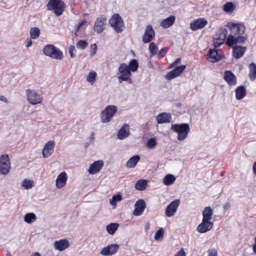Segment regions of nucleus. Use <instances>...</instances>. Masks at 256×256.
I'll list each match as a JSON object with an SVG mask.
<instances>
[{
    "mask_svg": "<svg viewBox=\"0 0 256 256\" xmlns=\"http://www.w3.org/2000/svg\"><path fill=\"white\" fill-rule=\"evenodd\" d=\"M66 6V4L62 0H49L46 4L47 10L53 11L57 16L62 14Z\"/></svg>",
    "mask_w": 256,
    "mask_h": 256,
    "instance_id": "nucleus-1",
    "label": "nucleus"
},
{
    "mask_svg": "<svg viewBox=\"0 0 256 256\" xmlns=\"http://www.w3.org/2000/svg\"><path fill=\"white\" fill-rule=\"evenodd\" d=\"M42 52L45 56L54 59L61 60L64 58L62 51L52 44H48L45 46Z\"/></svg>",
    "mask_w": 256,
    "mask_h": 256,
    "instance_id": "nucleus-2",
    "label": "nucleus"
},
{
    "mask_svg": "<svg viewBox=\"0 0 256 256\" xmlns=\"http://www.w3.org/2000/svg\"><path fill=\"white\" fill-rule=\"evenodd\" d=\"M171 130L178 134V139L180 141L186 138L190 131L189 124L186 123L174 124L171 126Z\"/></svg>",
    "mask_w": 256,
    "mask_h": 256,
    "instance_id": "nucleus-3",
    "label": "nucleus"
},
{
    "mask_svg": "<svg viewBox=\"0 0 256 256\" xmlns=\"http://www.w3.org/2000/svg\"><path fill=\"white\" fill-rule=\"evenodd\" d=\"M118 111V107L114 105H109L100 113V120L102 123H108L112 119Z\"/></svg>",
    "mask_w": 256,
    "mask_h": 256,
    "instance_id": "nucleus-4",
    "label": "nucleus"
},
{
    "mask_svg": "<svg viewBox=\"0 0 256 256\" xmlns=\"http://www.w3.org/2000/svg\"><path fill=\"white\" fill-rule=\"evenodd\" d=\"M109 23L118 33L122 32L124 28V24L122 17L118 14H114L110 18Z\"/></svg>",
    "mask_w": 256,
    "mask_h": 256,
    "instance_id": "nucleus-5",
    "label": "nucleus"
},
{
    "mask_svg": "<svg viewBox=\"0 0 256 256\" xmlns=\"http://www.w3.org/2000/svg\"><path fill=\"white\" fill-rule=\"evenodd\" d=\"M11 166L9 156L4 154L0 156V174L6 175L10 170Z\"/></svg>",
    "mask_w": 256,
    "mask_h": 256,
    "instance_id": "nucleus-6",
    "label": "nucleus"
},
{
    "mask_svg": "<svg viewBox=\"0 0 256 256\" xmlns=\"http://www.w3.org/2000/svg\"><path fill=\"white\" fill-rule=\"evenodd\" d=\"M26 98L28 102L33 105L42 102V98L34 90L27 89L26 90Z\"/></svg>",
    "mask_w": 256,
    "mask_h": 256,
    "instance_id": "nucleus-7",
    "label": "nucleus"
},
{
    "mask_svg": "<svg viewBox=\"0 0 256 256\" xmlns=\"http://www.w3.org/2000/svg\"><path fill=\"white\" fill-rule=\"evenodd\" d=\"M180 204V200H175L171 202L166 208L165 214L168 217H171L176 214Z\"/></svg>",
    "mask_w": 256,
    "mask_h": 256,
    "instance_id": "nucleus-8",
    "label": "nucleus"
},
{
    "mask_svg": "<svg viewBox=\"0 0 256 256\" xmlns=\"http://www.w3.org/2000/svg\"><path fill=\"white\" fill-rule=\"evenodd\" d=\"M118 244H110L104 248L100 252V254L104 256H112L115 254L118 250Z\"/></svg>",
    "mask_w": 256,
    "mask_h": 256,
    "instance_id": "nucleus-9",
    "label": "nucleus"
},
{
    "mask_svg": "<svg viewBox=\"0 0 256 256\" xmlns=\"http://www.w3.org/2000/svg\"><path fill=\"white\" fill-rule=\"evenodd\" d=\"M155 32L152 25L146 26L144 34L142 36V42L145 43H148L154 38Z\"/></svg>",
    "mask_w": 256,
    "mask_h": 256,
    "instance_id": "nucleus-10",
    "label": "nucleus"
},
{
    "mask_svg": "<svg viewBox=\"0 0 256 256\" xmlns=\"http://www.w3.org/2000/svg\"><path fill=\"white\" fill-rule=\"evenodd\" d=\"M118 72L120 74V76H118V82L120 83V80L122 78L126 79V77L128 76H131L132 73L128 66L125 63H122L120 65L118 68Z\"/></svg>",
    "mask_w": 256,
    "mask_h": 256,
    "instance_id": "nucleus-11",
    "label": "nucleus"
},
{
    "mask_svg": "<svg viewBox=\"0 0 256 256\" xmlns=\"http://www.w3.org/2000/svg\"><path fill=\"white\" fill-rule=\"evenodd\" d=\"M104 166V162L102 160H98L94 161L90 164L88 172L91 174H94L100 172Z\"/></svg>",
    "mask_w": 256,
    "mask_h": 256,
    "instance_id": "nucleus-12",
    "label": "nucleus"
},
{
    "mask_svg": "<svg viewBox=\"0 0 256 256\" xmlns=\"http://www.w3.org/2000/svg\"><path fill=\"white\" fill-rule=\"evenodd\" d=\"M146 208V202L144 200L140 199L138 200L134 204V209L133 214L135 216H140Z\"/></svg>",
    "mask_w": 256,
    "mask_h": 256,
    "instance_id": "nucleus-13",
    "label": "nucleus"
},
{
    "mask_svg": "<svg viewBox=\"0 0 256 256\" xmlns=\"http://www.w3.org/2000/svg\"><path fill=\"white\" fill-rule=\"evenodd\" d=\"M230 29L232 34L236 35H242L244 34L245 31V26L242 24H234L232 23L230 24Z\"/></svg>",
    "mask_w": 256,
    "mask_h": 256,
    "instance_id": "nucleus-14",
    "label": "nucleus"
},
{
    "mask_svg": "<svg viewBox=\"0 0 256 256\" xmlns=\"http://www.w3.org/2000/svg\"><path fill=\"white\" fill-rule=\"evenodd\" d=\"M208 24V21L204 18H199L194 20L190 24V28L193 30H196L204 27Z\"/></svg>",
    "mask_w": 256,
    "mask_h": 256,
    "instance_id": "nucleus-15",
    "label": "nucleus"
},
{
    "mask_svg": "<svg viewBox=\"0 0 256 256\" xmlns=\"http://www.w3.org/2000/svg\"><path fill=\"white\" fill-rule=\"evenodd\" d=\"M55 142L54 140L48 141L44 146L42 152L44 158H48L54 152Z\"/></svg>",
    "mask_w": 256,
    "mask_h": 256,
    "instance_id": "nucleus-16",
    "label": "nucleus"
},
{
    "mask_svg": "<svg viewBox=\"0 0 256 256\" xmlns=\"http://www.w3.org/2000/svg\"><path fill=\"white\" fill-rule=\"evenodd\" d=\"M213 227V223L209 220H202L197 227V230L200 233H204L210 230Z\"/></svg>",
    "mask_w": 256,
    "mask_h": 256,
    "instance_id": "nucleus-17",
    "label": "nucleus"
},
{
    "mask_svg": "<svg viewBox=\"0 0 256 256\" xmlns=\"http://www.w3.org/2000/svg\"><path fill=\"white\" fill-rule=\"evenodd\" d=\"M224 80L230 86H234L236 84V78L230 70H226L224 72Z\"/></svg>",
    "mask_w": 256,
    "mask_h": 256,
    "instance_id": "nucleus-18",
    "label": "nucleus"
},
{
    "mask_svg": "<svg viewBox=\"0 0 256 256\" xmlns=\"http://www.w3.org/2000/svg\"><path fill=\"white\" fill-rule=\"evenodd\" d=\"M106 20V17L102 16L96 19L94 25V30L98 34H100L104 30V24Z\"/></svg>",
    "mask_w": 256,
    "mask_h": 256,
    "instance_id": "nucleus-19",
    "label": "nucleus"
},
{
    "mask_svg": "<svg viewBox=\"0 0 256 256\" xmlns=\"http://www.w3.org/2000/svg\"><path fill=\"white\" fill-rule=\"evenodd\" d=\"M70 246V242L66 239L60 240L54 242V246L56 250L63 251Z\"/></svg>",
    "mask_w": 256,
    "mask_h": 256,
    "instance_id": "nucleus-20",
    "label": "nucleus"
},
{
    "mask_svg": "<svg viewBox=\"0 0 256 256\" xmlns=\"http://www.w3.org/2000/svg\"><path fill=\"white\" fill-rule=\"evenodd\" d=\"M68 179V176L66 172H61L56 180V186L58 188H63L66 184Z\"/></svg>",
    "mask_w": 256,
    "mask_h": 256,
    "instance_id": "nucleus-21",
    "label": "nucleus"
},
{
    "mask_svg": "<svg viewBox=\"0 0 256 256\" xmlns=\"http://www.w3.org/2000/svg\"><path fill=\"white\" fill-rule=\"evenodd\" d=\"M130 134L129 126L124 124L118 131V136L120 140H124Z\"/></svg>",
    "mask_w": 256,
    "mask_h": 256,
    "instance_id": "nucleus-22",
    "label": "nucleus"
},
{
    "mask_svg": "<svg viewBox=\"0 0 256 256\" xmlns=\"http://www.w3.org/2000/svg\"><path fill=\"white\" fill-rule=\"evenodd\" d=\"M246 49L245 46H235L232 50L233 56L236 59L240 58L244 56Z\"/></svg>",
    "mask_w": 256,
    "mask_h": 256,
    "instance_id": "nucleus-23",
    "label": "nucleus"
},
{
    "mask_svg": "<svg viewBox=\"0 0 256 256\" xmlns=\"http://www.w3.org/2000/svg\"><path fill=\"white\" fill-rule=\"evenodd\" d=\"M222 58V55L218 54V52L215 49H210L208 51V60L215 62L220 60Z\"/></svg>",
    "mask_w": 256,
    "mask_h": 256,
    "instance_id": "nucleus-24",
    "label": "nucleus"
},
{
    "mask_svg": "<svg viewBox=\"0 0 256 256\" xmlns=\"http://www.w3.org/2000/svg\"><path fill=\"white\" fill-rule=\"evenodd\" d=\"M171 118V114L166 112H162L156 117L158 124L169 122H170Z\"/></svg>",
    "mask_w": 256,
    "mask_h": 256,
    "instance_id": "nucleus-25",
    "label": "nucleus"
},
{
    "mask_svg": "<svg viewBox=\"0 0 256 256\" xmlns=\"http://www.w3.org/2000/svg\"><path fill=\"white\" fill-rule=\"evenodd\" d=\"M176 18L174 16H170L163 20L160 26L164 28H168L172 26Z\"/></svg>",
    "mask_w": 256,
    "mask_h": 256,
    "instance_id": "nucleus-26",
    "label": "nucleus"
},
{
    "mask_svg": "<svg viewBox=\"0 0 256 256\" xmlns=\"http://www.w3.org/2000/svg\"><path fill=\"white\" fill-rule=\"evenodd\" d=\"M236 97L238 100L244 98L246 94V89L244 86H238L236 90Z\"/></svg>",
    "mask_w": 256,
    "mask_h": 256,
    "instance_id": "nucleus-27",
    "label": "nucleus"
},
{
    "mask_svg": "<svg viewBox=\"0 0 256 256\" xmlns=\"http://www.w3.org/2000/svg\"><path fill=\"white\" fill-rule=\"evenodd\" d=\"M202 220H210L213 214V210L211 207H206L202 211Z\"/></svg>",
    "mask_w": 256,
    "mask_h": 256,
    "instance_id": "nucleus-28",
    "label": "nucleus"
},
{
    "mask_svg": "<svg viewBox=\"0 0 256 256\" xmlns=\"http://www.w3.org/2000/svg\"><path fill=\"white\" fill-rule=\"evenodd\" d=\"M140 160L138 155H135L130 158L126 163V166L128 168H134Z\"/></svg>",
    "mask_w": 256,
    "mask_h": 256,
    "instance_id": "nucleus-29",
    "label": "nucleus"
},
{
    "mask_svg": "<svg viewBox=\"0 0 256 256\" xmlns=\"http://www.w3.org/2000/svg\"><path fill=\"white\" fill-rule=\"evenodd\" d=\"M228 34V30L226 28H220L216 32V38H218V40L221 41L225 40Z\"/></svg>",
    "mask_w": 256,
    "mask_h": 256,
    "instance_id": "nucleus-30",
    "label": "nucleus"
},
{
    "mask_svg": "<svg viewBox=\"0 0 256 256\" xmlns=\"http://www.w3.org/2000/svg\"><path fill=\"white\" fill-rule=\"evenodd\" d=\"M249 78L250 79L254 81L256 78V64L252 62L249 65Z\"/></svg>",
    "mask_w": 256,
    "mask_h": 256,
    "instance_id": "nucleus-31",
    "label": "nucleus"
},
{
    "mask_svg": "<svg viewBox=\"0 0 256 256\" xmlns=\"http://www.w3.org/2000/svg\"><path fill=\"white\" fill-rule=\"evenodd\" d=\"M148 185L147 181L145 180H139L135 184V188L138 190H144Z\"/></svg>",
    "mask_w": 256,
    "mask_h": 256,
    "instance_id": "nucleus-32",
    "label": "nucleus"
},
{
    "mask_svg": "<svg viewBox=\"0 0 256 256\" xmlns=\"http://www.w3.org/2000/svg\"><path fill=\"white\" fill-rule=\"evenodd\" d=\"M176 178L174 175L168 174L164 177L163 182L166 186H170L174 182Z\"/></svg>",
    "mask_w": 256,
    "mask_h": 256,
    "instance_id": "nucleus-33",
    "label": "nucleus"
},
{
    "mask_svg": "<svg viewBox=\"0 0 256 256\" xmlns=\"http://www.w3.org/2000/svg\"><path fill=\"white\" fill-rule=\"evenodd\" d=\"M118 226L119 224L118 223L110 224L106 226V230L108 234H113L118 228Z\"/></svg>",
    "mask_w": 256,
    "mask_h": 256,
    "instance_id": "nucleus-34",
    "label": "nucleus"
},
{
    "mask_svg": "<svg viewBox=\"0 0 256 256\" xmlns=\"http://www.w3.org/2000/svg\"><path fill=\"white\" fill-rule=\"evenodd\" d=\"M40 31L38 28L33 27L30 30V36L31 38L36 39L40 35Z\"/></svg>",
    "mask_w": 256,
    "mask_h": 256,
    "instance_id": "nucleus-35",
    "label": "nucleus"
},
{
    "mask_svg": "<svg viewBox=\"0 0 256 256\" xmlns=\"http://www.w3.org/2000/svg\"><path fill=\"white\" fill-rule=\"evenodd\" d=\"M236 8L235 5L232 2H228L223 6V10L226 12L230 13Z\"/></svg>",
    "mask_w": 256,
    "mask_h": 256,
    "instance_id": "nucleus-36",
    "label": "nucleus"
},
{
    "mask_svg": "<svg viewBox=\"0 0 256 256\" xmlns=\"http://www.w3.org/2000/svg\"><path fill=\"white\" fill-rule=\"evenodd\" d=\"M130 72H136L138 67V61L136 59H132L128 65Z\"/></svg>",
    "mask_w": 256,
    "mask_h": 256,
    "instance_id": "nucleus-37",
    "label": "nucleus"
},
{
    "mask_svg": "<svg viewBox=\"0 0 256 256\" xmlns=\"http://www.w3.org/2000/svg\"><path fill=\"white\" fill-rule=\"evenodd\" d=\"M96 72L94 71H92L88 73L86 77V80L91 84H93L96 82Z\"/></svg>",
    "mask_w": 256,
    "mask_h": 256,
    "instance_id": "nucleus-38",
    "label": "nucleus"
},
{
    "mask_svg": "<svg viewBox=\"0 0 256 256\" xmlns=\"http://www.w3.org/2000/svg\"><path fill=\"white\" fill-rule=\"evenodd\" d=\"M226 44L230 47H234L236 45V37L232 34H230L227 38Z\"/></svg>",
    "mask_w": 256,
    "mask_h": 256,
    "instance_id": "nucleus-39",
    "label": "nucleus"
},
{
    "mask_svg": "<svg viewBox=\"0 0 256 256\" xmlns=\"http://www.w3.org/2000/svg\"><path fill=\"white\" fill-rule=\"evenodd\" d=\"M36 218V216L34 213H28L26 214L24 218V220L26 222L30 224L33 220Z\"/></svg>",
    "mask_w": 256,
    "mask_h": 256,
    "instance_id": "nucleus-40",
    "label": "nucleus"
},
{
    "mask_svg": "<svg viewBox=\"0 0 256 256\" xmlns=\"http://www.w3.org/2000/svg\"><path fill=\"white\" fill-rule=\"evenodd\" d=\"M88 43L84 40H78L76 44V46L78 49L84 50L88 46Z\"/></svg>",
    "mask_w": 256,
    "mask_h": 256,
    "instance_id": "nucleus-41",
    "label": "nucleus"
},
{
    "mask_svg": "<svg viewBox=\"0 0 256 256\" xmlns=\"http://www.w3.org/2000/svg\"><path fill=\"white\" fill-rule=\"evenodd\" d=\"M186 68V66L185 65H181L175 68L172 70L176 76H178L183 72Z\"/></svg>",
    "mask_w": 256,
    "mask_h": 256,
    "instance_id": "nucleus-42",
    "label": "nucleus"
},
{
    "mask_svg": "<svg viewBox=\"0 0 256 256\" xmlns=\"http://www.w3.org/2000/svg\"><path fill=\"white\" fill-rule=\"evenodd\" d=\"M186 68V66L185 65H181L175 68L172 70L176 76H178L183 72Z\"/></svg>",
    "mask_w": 256,
    "mask_h": 256,
    "instance_id": "nucleus-43",
    "label": "nucleus"
},
{
    "mask_svg": "<svg viewBox=\"0 0 256 256\" xmlns=\"http://www.w3.org/2000/svg\"><path fill=\"white\" fill-rule=\"evenodd\" d=\"M22 186L26 190L31 188L33 187V181L25 179L22 182Z\"/></svg>",
    "mask_w": 256,
    "mask_h": 256,
    "instance_id": "nucleus-44",
    "label": "nucleus"
},
{
    "mask_svg": "<svg viewBox=\"0 0 256 256\" xmlns=\"http://www.w3.org/2000/svg\"><path fill=\"white\" fill-rule=\"evenodd\" d=\"M156 144V142L154 138L148 140L146 143V146L149 148H154Z\"/></svg>",
    "mask_w": 256,
    "mask_h": 256,
    "instance_id": "nucleus-45",
    "label": "nucleus"
},
{
    "mask_svg": "<svg viewBox=\"0 0 256 256\" xmlns=\"http://www.w3.org/2000/svg\"><path fill=\"white\" fill-rule=\"evenodd\" d=\"M149 50L152 55H155L156 54L158 48L154 42H151L150 44Z\"/></svg>",
    "mask_w": 256,
    "mask_h": 256,
    "instance_id": "nucleus-46",
    "label": "nucleus"
},
{
    "mask_svg": "<svg viewBox=\"0 0 256 256\" xmlns=\"http://www.w3.org/2000/svg\"><path fill=\"white\" fill-rule=\"evenodd\" d=\"M246 40V36H242L241 35L238 36L237 37H236V44L238 43L244 44Z\"/></svg>",
    "mask_w": 256,
    "mask_h": 256,
    "instance_id": "nucleus-47",
    "label": "nucleus"
},
{
    "mask_svg": "<svg viewBox=\"0 0 256 256\" xmlns=\"http://www.w3.org/2000/svg\"><path fill=\"white\" fill-rule=\"evenodd\" d=\"M76 50L75 46L73 45H70L68 48V52L70 54L71 58H74L76 56Z\"/></svg>",
    "mask_w": 256,
    "mask_h": 256,
    "instance_id": "nucleus-48",
    "label": "nucleus"
},
{
    "mask_svg": "<svg viewBox=\"0 0 256 256\" xmlns=\"http://www.w3.org/2000/svg\"><path fill=\"white\" fill-rule=\"evenodd\" d=\"M177 77L176 75L174 74V71L172 70V71L168 72L165 76L167 80H170L175 78Z\"/></svg>",
    "mask_w": 256,
    "mask_h": 256,
    "instance_id": "nucleus-49",
    "label": "nucleus"
},
{
    "mask_svg": "<svg viewBox=\"0 0 256 256\" xmlns=\"http://www.w3.org/2000/svg\"><path fill=\"white\" fill-rule=\"evenodd\" d=\"M164 234V231L162 228H160L157 230L155 234L154 238L156 240H158L160 237H162Z\"/></svg>",
    "mask_w": 256,
    "mask_h": 256,
    "instance_id": "nucleus-50",
    "label": "nucleus"
},
{
    "mask_svg": "<svg viewBox=\"0 0 256 256\" xmlns=\"http://www.w3.org/2000/svg\"><path fill=\"white\" fill-rule=\"evenodd\" d=\"M97 50V46L96 44H94L90 46V54L91 56H94Z\"/></svg>",
    "mask_w": 256,
    "mask_h": 256,
    "instance_id": "nucleus-51",
    "label": "nucleus"
},
{
    "mask_svg": "<svg viewBox=\"0 0 256 256\" xmlns=\"http://www.w3.org/2000/svg\"><path fill=\"white\" fill-rule=\"evenodd\" d=\"M224 42V41H221L220 40H218V38L215 37L214 40V45L215 48H218L223 44Z\"/></svg>",
    "mask_w": 256,
    "mask_h": 256,
    "instance_id": "nucleus-52",
    "label": "nucleus"
},
{
    "mask_svg": "<svg viewBox=\"0 0 256 256\" xmlns=\"http://www.w3.org/2000/svg\"><path fill=\"white\" fill-rule=\"evenodd\" d=\"M168 50V48H162L160 52L158 53V56L160 58H163L167 53Z\"/></svg>",
    "mask_w": 256,
    "mask_h": 256,
    "instance_id": "nucleus-53",
    "label": "nucleus"
},
{
    "mask_svg": "<svg viewBox=\"0 0 256 256\" xmlns=\"http://www.w3.org/2000/svg\"><path fill=\"white\" fill-rule=\"evenodd\" d=\"M217 250L215 248H212L208 250V256H217Z\"/></svg>",
    "mask_w": 256,
    "mask_h": 256,
    "instance_id": "nucleus-54",
    "label": "nucleus"
},
{
    "mask_svg": "<svg viewBox=\"0 0 256 256\" xmlns=\"http://www.w3.org/2000/svg\"><path fill=\"white\" fill-rule=\"evenodd\" d=\"M86 22V20H84L78 24L77 26L76 29V32H75L76 36V35H77L76 34L80 30V27L82 26Z\"/></svg>",
    "mask_w": 256,
    "mask_h": 256,
    "instance_id": "nucleus-55",
    "label": "nucleus"
},
{
    "mask_svg": "<svg viewBox=\"0 0 256 256\" xmlns=\"http://www.w3.org/2000/svg\"><path fill=\"white\" fill-rule=\"evenodd\" d=\"M175 256H186V253L184 252V248H182L176 254Z\"/></svg>",
    "mask_w": 256,
    "mask_h": 256,
    "instance_id": "nucleus-56",
    "label": "nucleus"
},
{
    "mask_svg": "<svg viewBox=\"0 0 256 256\" xmlns=\"http://www.w3.org/2000/svg\"><path fill=\"white\" fill-rule=\"evenodd\" d=\"M122 196L120 194L114 195L112 196L113 200H115L116 202L120 201L122 200Z\"/></svg>",
    "mask_w": 256,
    "mask_h": 256,
    "instance_id": "nucleus-57",
    "label": "nucleus"
},
{
    "mask_svg": "<svg viewBox=\"0 0 256 256\" xmlns=\"http://www.w3.org/2000/svg\"><path fill=\"white\" fill-rule=\"evenodd\" d=\"M122 81H127L128 84H132V80L130 78V76H128L126 77V79H124V78L120 80V83L122 82Z\"/></svg>",
    "mask_w": 256,
    "mask_h": 256,
    "instance_id": "nucleus-58",
    "label": "nucleus"
},
{
    "mask_svg": "<svg viewBox=\"0 0 256 256\" xmlns=\"http://www.w3.org/2000/svg\"><path fill=\"white\" fill-rule=\"evenodd\" d=\"M25 43H26V48H29L30 47L32 44V40H29V39H27L26 41H25Z\"/></svg>",
    "mask_w": 256,
    "mask_h": 256,
    "instance_id": "nucleus-59",
    "label": "nucleus"
},
{
    "mask_svg": "<svg viewBox=\"0 0 256 256\" xmlns=\"http://www.w3.org/2000/svg\"><path fill=\"white\" fill-rule=\"evenodd\" d=\"M223 207L224 210H228L230 208V204L229 202H226L224 204Z\"/></svg>",
    "mask_w": 256,
    "mask_h": 256,
    "instance_id": "nucleus-60",
    "label": "nucleus"
},
{
    "mask_svg": "<svg viewBox=\"0 0 256 256\" xmlns=\"http://www.w3.org/2000/svg\"><path fill=\"white\" fill-rule=\"evenodd\" d=\"M0 100L2 101L3 102H4L6 103L8 102V100L7 98L4 96H0Z\"/></svg>",
    "mask_w": 256,
    "mask_h": 256,
    "instance_id": "nucleus-61",
    "label": "nucleus"
},
{
    "mask_svg": "<svg viewBox=\"0 0 256 256\" xmlns=\"http://www.w3.org/2000/svg\"><path fill=\"white\" fill-rule=\"evenodd\" d=\"M88 138L90 142H92L94 140V134L93 133L91 134Z\"/></svg>",
    "mask_w": 256,
    "mask_h": 256,
    "instance_id": "nucleus-62",
    "label": "nucleus"
},
{
    "mask_svg": "<svg viewBox=\"0 0 256 256\" xmlns=\"http://www.w3.org/2000/svg\"><path fill=\"white\" fill-rule=\"evenodd\" d=\"M252 169L254 174L256 175V162H254V164Z\"/></svg>",
    "mask_w": 256,
    "mask_h": 256,
    "instance_id": "nucleus-63",
    "label": "nucleus"
},
{
    "mask_svg": "<svg viewBox=\"0 0 256 256\" xmlns=\"http://www.w3.org/2000/svg\"><path fill=\"white\" fill-rule=\"evenodd\" d=\"M253 250H254V252L255 254H256V238H255V243L253 245Z\"/></svg>",
    "mask_w": 256,
    "mask_h": 256,
    "instance_id": "nucleus-64",
    "label": "nucleus"
}]
</instances>
